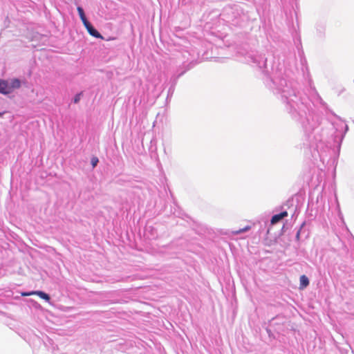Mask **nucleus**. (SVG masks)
I'll return each mask as SVG.
<instances>
[{
  "instance_id": "f257e3e1",
  "label": "nucleus",
  "mask_w": 354,
  "mask_h": 354,
  "mask_svg": "<svg viewBox=\"0 0 354 354\" xmlns=\"http://www.w3.org/2000/svg\"><path fill=\"white\" fill-rule=\"evenodd\" d=\"M0 93L9 94L10 93V89L9 88L8 82L0 80Z\"/></svg>"
},
{
  "instance_id": "f03ea898",
  "label": "nucleus",
  "mask_w": 354,
  "mask_h": 354,
  "mask_svg": "<svg viewBox=\"0 0 354 354\" xmlns=\"http://www.w3.org/2000/svg\"><path fill=\"white\" fill-rule=\"evenodd\" d=\"M87 30V31L88 32V33L95 37V38H99V39H103V37L102 35L97 30H95L93 26L91 25V24H90L88 26H87L86 27H85Z\"/></svg>"
},
{
  "instance_id": "7ed1b4c3",
  "label": "nucleus",
  "mask_w": 354,
  "mask_h": 354,
  "mask_svg": "<svg viewBox=\"0 0 354 354\" xmlns=\"http://www.w3.org/2000/svg\"><path fill=\"white\" fill-rule=\"evenodd\" d=\"M288 216V212L286 211L282 212L280 214L274 215L271 218V224L274 225L277 223L284 217Z\"/></svg>"
},
{
  "instance_id": "20e7f679",
  "label": "nucleus",
  "mask_w": 354,
  "mask_h": 354,
  "mask_svg": "<svg viewBox=\"0 0 354 354\" xmlns=\"http://www.w3.org/2000/svg\"><path fill=\"white\" fill-rule=\"evenodd\" d=\"M21 87V82L18 79H12L9 83V88L10 89V93H12L15 89L19 88Z\"/></svg>"
},
{
  "instance_id": "39448f33",
  "label": "nucleus",
  "mask_w": 354,
  "mask_h": 354,
  "mask_svg": "<svg viewBox=\"0 0 354 354\" xmlns=\"http://www.w3.org/2000/svg\"><path fill=\"white\" fill-rule=\"evenodd\" d=\"M309 284V280L306 275H301L300 277V289L306 288Z\"/></svg>"
},
{
  "instance_id": "423d86ee",
  "label": "nucleus",
  "mask_w": 354,
  "mask_h": 354,
  "mask_svg": "<svg viewBox=\"0 0 354 354\" xmlns=\"http://www.w3.org/2000/svg\"><path fill=\"white\" fill-rule=\"evenodd\" d=\"M33 293H35V295L39 296L40 298L46 300V301H50V296L42 291H33Z\"/></svg>"
},
{
  "instance_id": "0eeeda50",
  "label": "nucleus",
  "mask_w": 354,
  "mask_h": 354,
  "mask_svg": "<svg viewBox=\"0 0 354 354\" xmlns=\"http://www.w3.org/2000/svg\"><path fill=\"white\" fill-rule=\"evenodd\" d=\"M250 229V226H246V227H243V228H242V229H239V230H238L234 231V232H232V233H233L234 234H240V233H242V232H246V231H248Z\"/></svg>"
},
{
  "instance_id": "6e6552de",
  "label": "nucleus",
  "mask_w": 354,
  "mask_h": 354,
  "mask_svg": "<svg viewBox=\"0 0 354 354\" xmlns=\"http://www.w3.org/2000/svg\"><path fill=\"white\" fill-rule=\"evenodd\" d=\"M82 95V93L81 92V93H77V94L75 96V97H74V102H75V104H77V103H78V102H80V99H81Z\"/></svg>"
},
{
  "instance_id": "1a4fd4ad",
  "label": "nucleus",
  "mask_w": 354,
  "mask_h": 354,
  "mask_svg": "<svg viewBox=\"0 0 354 354\" xmlns=\"http://www.w3.org/2000/svg\"><path fill=\"white\" fill-rule=\"evenodd\" d=\"M84 26L85 27H86L87 26H88L91 23L87 20L86 16L84 15L83 17L80 18Z\"/></svg>"
},
{
  "instance_id": "9d476101",
  "label": "nucleus",
  "mask_w": 354,
  "mask_h": 354,
  "mask_svg": "<svg viewBox=\"0 0 354 354\" xmlns=\"http://www.w3.org/2000/svg\"><path fill=\"white\" fill-rule=\"evenodd\" d=\"M77 12L79 13L80 18L83 17L85 15L84 12L82 7H80V6L77 7Z\"/></svg>"
},
{
  "instance_id": "9b49d317",
  "label": "nucleus",
  "mask_w": 354,
  "mask_h": 354,
  "mask_svg": "<svg viewBox=\"0 0 354 354\" xmlns=\"http://www.w3.org/2000/svg\"><path fill=\"white\" fill-rule=\"evenodd\" d=\"M98 161L99 160H98V158L97 157L92 158V159H91V165H92L93 167H95L97 165Z\"/></svg>"
},
{
  "instance_id": "f8f14e48",
  "label": "nucleus",
  "mask_w": 354,
  "mask_h": 354,
  "mask_svg": "<svg viewBox=\"0 0 354 354\" xmlns=\"http://www.w3.org/2000/svg\"><path fill=\"white\" fill-rule=\"evenodd\" d=\"M35 295V293H33V291L29 292H22L21 293L22 296H30V295Z\"/></svg>"
},
{
  "instance_id": "ddd939ff",
  "label": "nucleus",
  "mask_w": 354,
  "mask_h": 354,
  "mask_svg": "<svg viewBox=\"0 0 354 354\" xmlns=\"http://www.w3.org/2000/svg\"><path fill=\"white\" fill-rule=\"evenodd\" d=\"M3 113H0V116L3 115Z\"/></svg>"
}]
</instances>
